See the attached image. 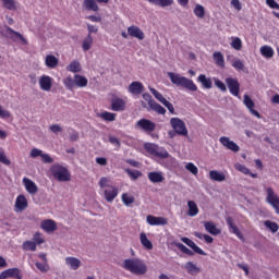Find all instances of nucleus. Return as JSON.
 I'll return each mask as SVG.
<instances>
[{"label": "nucleus", "instance_id": "nucleus-1", "mask_svg": "<svg viewBox=\"0 0 279 279\" xmlns=\"http://www.w3.org/2000/svg\"><path fill=\"white\" fill-rule=\"evenodd\" d=\"M122 267L135 276H144L148 271L147 265L140 258L125 259Z\"/></svg>", "mask_w": 279, "mask_h": 279}, {"label": "nucleus", "instance_id": "nucleus-2", "mask_svg": "<svg viewBox=\"0 0 279 279\" xmlns=\"http://www.w3.org/2000/svg\"><path fill=\"white\" fill-rule=\"evenodd\" d=\"M168 75L171 83L175 86L183 87L190 92H197L198 87L193 80L174 72H169Z\"/></svg>", "mask_w": 279, "mask_h": 279}, {"label": "nucleus", "instance_id": "nucleus-3", "mask_svg": "<svg viewBox=\"0 0 279 279\" xmlns=\"http://www.w3.org/2000/svg\"><path fill=\"white\" fill-rule=\"evenodd\" d=\"M50 173L54 180L59 182H69L71 181V174L68 168L60 166V163H53L50 168Z\"/></svg>", "mask_w": 279, "mask_h": 279}, {"label": "nucleus", "instance_id": "nucleus-4", "mask_svg": "<svg viewBox=\"0 0 279 279\" xmlns=\"http://www.w3.org/2000/svg\"><path fill=\"white\" fill-rule=\"evenodd\" d=\"M145 150L156 158L167 159L169 158V153L166 150V148L158 146L154 143H146L145 144Z\"/></svg>", "mask_w": 279, "mask_h": 279}, {"label": "nucleus", "instance_id": "nucleus-5", "mask_svg": "<svg viewBox=\"0 0 279 279\" xmlns=\"http://www.w3.org/2000/svg\"><path fill=\"white\" fill-rule=\"evenodd\" d=\"M170 124H171V128L174 131H177L178 135L189 137V130L185 125V122L182 119L178 117H173L170 120Z\"/></svg>", "mask_w": 279, "mask_h": 279}, {"label": "nucleus", "instance_id": "nucleus-6", "mask_svg": "<svg viewBox=\"0 0 279 279\" xmlns=\"http://www.w3.org/2000/svg\"><path fill=\"white\" fill-rule=\"evenodd\" d=\"M266 203L271 205L275 213L279 215V196L275 194L274 187H266Z\"/></svg>", "mask_w": 279, "mask_h": 279}, {"label": "nucleus", "instance_id": "nucleus-7", "mask_svg": "<svg viewBox=\"0 0 279 279\" xmlns=\"http://www.w3.org/2000/svg\"><path fill=\"white\" fill-rule=\"evenodd\" d=\"M4 33L7 37L10 38L12 41L21 40L22 45L24 46L28 45L27 39L20 32L14 31L8 25H4Z\"/></svg>", "mask_w": 279, "mask_h": 279}, {"label": "nucleus", "instance_id": "nucleus-8", "mask_svg": "<svg viewBox=\"0 0 279 279\" xmlns=\"http://www.w3.org/2000/svg\"><path fill=\"white\" fill-rule=\"evenodd\" d=\"M136 128L150 134L156 130V123L149 119L142 118L136 122Z\"/></svg>", "mask_w": 279, "mask_h": 279}, {"label": "nucleus", "instance_id": "nucleus-9", "mask_svg": "<svg viewBox=\"0 0 279 279\" xmlns=\"http://www.w3.org/2000/svg\"><path fill=\"white\" fill-rule=\"evenodd\" d=\"M149 90L151 92V94L155 96V98L160 101L166 108H168L170 113H174V107L173 105L167 100V98L163 97V95L158 92L156 88L154 87H149Z\"/></svg>", "mask_w": 279, "mask_h": 279}, {"label": "nucleus", "instance_id": "nucleus-10", "mask_svg": "<svg viewBox=\"0 0 279 279\" xmlns=\"http://www.w3.org/2000/svg\"><path fill=\"white\" fill-rule=\"evenodd\" d=\"M227 86L230 89V93L234 96V97H240V87L241 84L238 81V78L234 77H227L226 80Z\"/></svg>", "mask_w": 279, "mask_h": 279}, {"label": "nucleus", "instance_id": "nucleus-11", "mask_svg": "<svg viewBox=\"0 0 279 279\" xmlns=\"http://www.w3.org/2000/svg\"><path fill=\"white\" fill-rule=\"evenodd\" d=\"M98 3H109V0H84L83 7L86 11H93V12H98L99 7Z\"/></svg>", "mask_w": 279, "mask_h": 279}, {"label": "nucleus", "instance_id": "nucleus-12", "mask_svg": "<svg viewBox=\"0 0 279 279\" xmlns=\"http://www.w3.org/2000/svg\"><path fill=\"white\" fill-rule=\"evenodd\" d=\"M245 107L248 109L251 114H253L255 118L260 119V113L258 110L255 109V102L254 100L250 97V95L245 94L244 95V100H243Z\"/></svg>", "mask_w": 279, "mask_h": 279}, {"label": "nucleus", "instance_id": "nucleus-13", "mask_svg": "<svg viewBox=\"0 0 279 279\" xmlns=\"http://www.w3.org/2000/svg\"><path fill=\"white\" fill-rule=\"evenodd\" d=\"M8 278L22 279L23 277L20 269L10 268L0 274V279H8Z\"/></svg>", "mask_w": 279, "mask_h": 279}, {"label": "nucleus", "instance_id": "nucleus-14", "mask_svg": "<svg viewBox=\"0 0 279 279\" xmlns=\"http://www.w3.org/2000/svg\"><path fill=\"white\" fill-rule=\"evenodd\" d=\"M220 143L229 150L233 153L240 151V146L234 142L231 141L230 137L228 136H221L220 137Z\"/></svg>", "mask_w": 279, "mask_h": 279}, {"label": "nucleus", "instance_id": "nucleus-15", "mask_svg": "<svg viewBox=\"0 0 279 279\" xmlns=\"http://www.w3.org/2000/svg\"><path fill=\"white\" fill-rule=\"evenodd\" d=\"M147 223L149 226H167L168 218H162V216H147Z\"/></svg>", "mask_w": 279, "mask_h": 279}, {"label": "nucleus", "instance_id": "nucleus-16", "mask_svg": "<svg viewBox=\"0 0 279 279\" xmlns=\"http://www.w3.org/2000/svg\"><path fill=\"white\" fill-rule=\"evenodd\" d=\"M118 194L119 190L114 185H108V187L105 189V198L108 203H112Z\"/></svg>", "mask_w": 279, "mask_h": 279}, {"label": "nucleus", "instance_id": "nucleus-17", "mask_svg": "<svg viewBox=\"0 0 279 279\" xmlns=\"http://www.w3.org/2000/svg\"><path fill=\"white\" fill-rule=\"evenodd\" d=\"M128 34L131 37L136 38L138 40H144V38H145L144 32L136 25L129 26Z\"/></svg>", "mask_w": 279, "mask_h": 279}, {"label": "nucleus", "instance_id": "nucleus-18", "mask_svg": "<svg viewBox=\"0 0 279 279\" xmlns=\"http://www.w3.org/2000/svg\"><path fill=\"white\" fill-rule=\"evenodd\" d=\"M227 223L229 228L232 230V233H234L242 242H245V238L243 233H241L240 229L236 227L235 222L233 221V218L231 216H228Z\"/></svg>", "mask_w": 279, "mask_h": 279}, {"label": "nucleus", "instance_id": "nucleus-19", "mask_svg": "<svg viewBox=\"0 0 279 279\" xmlns=\"http://www.w3.org/2000/svg\"><path fill=\"white\" fill-rule=\"evenodd\" d=\"M144 92V85L142 82L138 81H134L130 84L129 86V93H131L132 95H141Z\"/></svg>", "mask_w": 279, "mask_h": 279}, {"label": "nucleus", "instance_id": "nucleus-20", "mask_svg": "<svg viewBox=\"0 0 279 279\" xmlns=\"http://www.w3.org/2000/svg\"><path fill=\"white\" fill-rule=\"evenodd\" d=\"M39 85L40 89L45 92H50L51 86H52V80L49 75H41L39 78Z\"/></svg>", "mask_w": 279, "mask_h": 279}, {"label": "nucleus", "instance_id": "nucleus-21", "mask_svg": "<svg viewBox=\"0 0 279 279\" xmlns=\"http://www.w3.org/2000/svg\"><path fill=\"white\" fill-rule=\"evenodd\" d=\"M111 109L116 112L124 111L125 109V101L122 98H112L111 100Z\"/></svg>", "mask_w": 279, "mask_h": 279}, {"label": "nucleus", "instance_id": "nucleus-22", "mask_svg": "<svg viewBox=\"0 0 279 279\" xmlns=\"http://www.w3.org/2000/svg\"><path fill=\"white\" fill-rule=\"evenodd\" d=\"M23 184L26 189V191L31 194L34 195L37 193L38 187L36 185V183H34V181H32V179H27V177H24L23 179Z\"/></svg>", "mask_w": 279, "mask_h": 279}, {"label": "nucleus", "instance_id": "nucleus-23", "mask_svg": "<svg viewBox=\"0 0 279 279\" xmlns=\"http://www.w3.org/2000/svg\"><path fill=\"white\" fill-rule=\"evenodd\" d=\"M204 227L208 233L215 236L221 234V229H218L217 225H215V222H211V220L204 222Z\"/></svg>", "mask_w": 279, "mask_h": 279}, {"label": "nucleus", "instance_id": "nucleus-24", "mask_svg": "<svg viewBox=\"0 0 279 279\" xmlns=\"http://www.w3.org/2000/svg\"><path fill=\"white\" fill-rule=\"evenodd\" d=\"M41 229L48 233L54 232L57 230V223L54 220H43Z\"/></svg>", "mask_w": 279, "mask_h": 279}, {"label": "nucleus", "instance_id": "nucleus-25", "mask_svg": "<svg viewBox=\"0 0 279 279\" xmlns=\"http://www.w3.org/2000/svg\"><path fill=\"white\" fill-rule=\"evenodd\" d=\"M182 242L185 243L187 246H190L195 253L202 255V256H206L207 254L199 248L192 240L187 239V238H183Z\"/></svg>", "mask_w": 279, "mask_h": 279}, {"label": "nucleus", "instance_id": "nucleus-26", "mask_svg": "<svg viewBox=\"0 0 279 279\" xmlns=\"http://www.w3.org/2000/svg\"><path fill=\"white\" fill-rule=\"evenodd\" d=\"M27 206H28L27 198H25V196H23V194H20L15 201V207L20 211H23L27 208Z\"/></svg>", "mask_w": 279, "mask_h": 279}, {"label": "nucleus", "instance_id": "nucleus-27", "mask_svg": "<svg viewBox=\"0 0 279 279\" xmlns=\"http://www.w3.org/2000/svg\"><path fill=\"white\" fill-rule=\"evenodd\" d=\"M259 52H262V57L266 59H271L274 58L275 50L271 46L264 45L262 48H259Z\"/></svg>", "mask_w": 279, "mask_h": 279}, {"label": "nucleus", "instance_id": "nucleus-28", "mask_svg": "<svg viewBox=\"0 0 279 279\" xmlns=\"http://www.w3.org/2000/svg\"><path fill=\"white\" fill-rule=\"evenodd\" d=\"M58 63H59V59L56 56H53V54L46 56L45 64L47 68L56 69Z\"/></svg>", "mask_w": 279, "mask_h": 279}, {"label": "nucleus", "instance_id": "nucleus-29", "mask_svg": "<svg viewBox=\"0 0 279 279\" xmlns=\"http://www.w3.org/2000/svg\"><path fill=\"white\" fill-rule=\"evenodd\" d=\"M209 178L215 182H223L226 181L225 172H218V170H210Z\"/></svg>", "mask_w": 279, "mask_h": 279}, {"label": "nucleus", "instance_id": "nucleus-30", "mask_svg": "<svg viewBox=\"0 0 279 279\" xmlns=\"http://www.w3.org/2000/svg\"><path fill=\"white\" fill-rule=\"evenodd\" d=\"M148 179L151 183H161L165 181L162 172H148Z\"/></svg>", "mask_w": 279, "mask_h": 279}, {"label": "nucleus", "instance_id": "nucleus-31", "mask_svg": "<svg viewBox=\"0 0 279 279\" xmlns=\"http://www.w3.org/2000/svg\"><path fill=\"white\" fill-rule=\"evenodd\" d=\"M197 82L203 85L204 88L206 89H211L213 87V82L209 77H207L205 74H199L197 77Z\"/></svg>", "mask_w": 279, "mask_h": 279}, {"label": "nucleus", "instance_id": "nucleus-32", "mask_svg": "<svg viewBox=\"0 0 279 279\" xmlns=\"http://www.w3.org/2000/svg\"><path fill=\"white\" fill-rule=\"evenodd\" d=\"M150 4L160 7V8H167L174 4V0H147Z\"/></svg>", "mask_w": 279, "mask_h": 279}, {"label": "nucleus", "instance_id": "nucleus-33", "mask_svg": "<svg viewBox=\"0 0 279 279\" xmlns=\"http://www.w3.org/2000/svg\"><path fill=\"white\" fill-rule=\"evenodd\" d=\"M74 83H75V86L84 88L88 85V80L83 75L75 74L74 75Z\"/></svg>", "mask_w": 279, "mask_h": 279}, {"label": "nucleus", "instance_id": "nucleus-34", "mask_svg": "<svg viewBox=\"0 0 279 279\" xmlns=\"http://www.w3.org/2000/svg\"><path fill=\"white\" fill-rule=\"evenodd\" d=\"M187 206H189L187 215L190 217H196L199 213V209H198L195 201H189Z\"/></svg>", "mask_w": 279, "mask_h": 279}, {"label": "nucleus", "instance_id": "nucleus-35", "mask_svg": "<svg viewBox=\"0 0 279 279\" xmlns=\"http://www.w3.org/2000/svg\"><path fill=\"white\" fill-rule=\"evenodd\" d=\"M93 43H94V39H93V36L90 34H88L84 40H83V44H82V49L84 52H87L92 49V46H93Z\"/></svg>", "mask_w": 279, "mask_h": 279}, {"label": "nucleus", "instance_id": "nucleus-36", "mask_svg": "<svg viewBox=\"0 0 279 279\" xmlns=\"http://www.w3.org/2000/svg\"><path fill=\"white\" fill-rule=\"evenodd\" d=\"M213 57L218 66L220 68L226 66L225 56L221 53V51H215Z\"/></svg>", "mask_w": 279, "mask_h": 279}, {"label": "nucleus", "instance_id": "nucleus-37", "mask_svg": "<svg viewBox=\"0 0 279 279\" xmlns=\"http://www.w3.org/2000/svg\"><path fill=\"white\" fill-rule=\"evenodd\" d=\"M66 70L72 73H80L82 71V66L80 61L73 60L68 66Z\"/></svg>", "mask_w": 279, "mask_h": 279}, {"label": "nucleus", "instance_id": "nucleus-38", "mask_svg": "<svg viewBox=\"0 0 279 279\" xmlns=\"http://www.w3.org/2000/svg\"><path fill=\"white\" fill-rule=\"evenodd\" d=\"M98 117L107 122H113L116 121L117 113H113L110 111H104V112H100Z\"/></svg>", "mask_w": 279, "mask_h": 279}, {"label": "nucleus", "instance_id": "nucleus-39", "mask_svg": "<svg viewBox=\"0 0 279 279\" xmlns=\"http://www.w3.org/2000/svg\"><path fill=\"white\" fill-rule=\"evenodd\" d=\"M1 2L3 8L9 11H16L17 9V3L15 0H1Z\"/></svg>", "mask_w": 279, "mask_h": 279}, {"label": "nucleus", "instance_id": "nucleus-40", "mask_svg": "<svg viewBox=\"0 0 279 279\" xmlns=\"http://www.w3.org/2000/svg\"><path fill=\"white\" fill-rule=\"evenodd\" d=\"M140 239H141L142 245H143L146 250L150 251V250L154 248V245H153V243L147 239L146 233H141Z\"/></svg>", "mask_w": 279, "mask_h": 279}, {"label": "nucleus", "instance_id": "nucleus-41", "mask_svg": "<svg viewBox=\"0 0 279 279\" xmlns=\"http://www.w3.org/2000/svg\"><path fill=\"white\" fill-rule=\"evenodd\" d=\"M149 108L157 112L158 114H166L167 110L165 109V107H162L160 104H158L157 101L151 102V105L149 106Z\"/></svg>", "mask_w": 279, "mask_h": 279}, {"label": "nucleus", "instance_id": "nucleus-42", "mask_svg": "<svg viewBox=\"0 0 279 279\" xmlns=\"http://www.w3.org/2000/svg\"><path fill=\"white\" fill-rule=\"evenodd\" d=\"M63 84L69 90H73L75 87V78H73L71 75L63 78Z\"/></svg>", "mask_w": 279, "mask_h": 279}, {"label": "nucleus", "instance_id": "nucleus-43", "mask_svg": "<svg viewBox=\"0 0 279 279\" xmlns=\"http://www.w3.org/2000/svg\"><path fill=\"white\" fill-rule=\"evenodd\" d=\"M66 264L71 266L73 270H77L81 266V262L77 258L69 257L65 259Z\"/></svg>", "mask_w": 279, "mask_h": 279}, {"label": "nucleus", "instance_id": "nucleus-44", "mask_svg": "<svg viewBox=\"0 0 279 279\" xmlns=\"http://www.w3.org/2000/svg\"><path fill=\"white\" fill-rule=\"evenodd\" d=\"M264 226L270 229V232L276 233L279 230L278 222H272L271 220H264Z\"/></svg>", "mask_w": 279, "mask_h": 279}, {"label": "nucleus", "instance_id": "nucleus-45", "mask_svg": "<svg viewBox=\"0 0 279 279\" xmlns=\"http://www.w3.org/2000/svg\"><path fill=\"white\" fill-rule=\"evenodd\" d=\"M231 47L236 50L241 51L243 48V43L240 37H232Z\"/></svg>", "mask_w": 279, "mask_h": 279}, {"label": "nucleus", "instance_id": "nucleus-46", "mask_svg": "<svg viewBox=\"0 0 279 279\" xmlns=\"http://www.w3.org/2000/svg\"><path fill=\"white\" fill-rule=\"evenodd\" d=\"M185 268L187 270V272L192 276L199 274L201 269L198 267H196L192 262H189L185 265Z\"/></svg>", "mask_w": 279, "mask_h": 279}, {"label": "nucleus", "instance_id": "nucleus-47", "mask_svg": "<svg viewBox=\"0 0 279 279\" xmlns=\"http://www.w3.org/2000/svg\"><path fill=\"white\" fill-rule=\"evenodd\" d=\"M22 248L26 252H35L37 250V245L35 242L26 241L23 243Z\"/></svg>", "mask_w": 279, "mask_h": 279}, {"label": "nucleus", "instance_id": "nucleus-48", "mask_svg": "<svg viewBox=\"0 0 279 279\" xmlns=\"http://www.w3.org/2000/svg\"><path fill=\"white\" fill-rule=\"evenodd\" d=\"M122 202L125 206H131L132 204H134L135 198L131 194L124 193L122 194Z\"/></svg>", "mask_w": 279, "mask_h": 279}, {"label": "nucleus", "instance_id": "nucleus-49", "mask_svg": "<svg viewBox=\"0 0 279 279\" xmlns=\"http://www.w3.org/2000/svg\"><path fill=\"white\" fill-rule=\"evenodd\" d=\"M195 236L199 240L204 239L208 244H211L214 242V239L211 238V235H208L207 233H199L198 231H196Z\"/></svg>", "mask_w": 279, "mask_h": 279}, {"label": "nucleus", "instance_id": "nucleus-50", "mask_svg": "<svg viewBox=\"0 0 279 279\" xmlns=\"http://www.w3.org/2000/svg\"><path fill=\"white\" fill-rule=\"evenodd\" d=\"M194 14L198 19H204L205 17V8L202 4H196V7L194 9Z\"/></svg>", "mask_w": 279, "mask_h": 279}, {"label": "nucleus", "instance_id": "nucleus-51", "mask_svg": "<svg viewBox=\"0 0 279 279\" xmlns=\"http://www.w3.org/2000/svg\"><path fill=\"white\" fill-rule=\"evenodd\" d=\"M35 266L37 267V269L43 272V274H46L49 271L50 267L48 265L47 262H44V263H36Z\"/></svg>", "mask_w": 279, "mask_h": 279}, {"label": "nucleus", "instance_id": "nucleus-52", "mask_svg": "<svg viewBox=\"0 0 279 279\" xmlns=\"http://www.w3.org/2000/svg\"><path fill=\"white\" fill-rule=\"evenodd\" d=\"M126 173L134 181L143 175L141 170H126Z\"/></svg>", "mask_w": 279, "mask_h": 279}, {"label": "nucleus", "instance_id": "nucleus-53", "mask_svg": "<svg viewBox=\"0 0 279 279\" xmlns=\"http://www.w3.org/2000/svg\"><path fill=\"white\" fill-rule=\"evenodd\" d=\"M232 66L238 71H243L245 68L244 62L241 59H234L232 61Z\"/></svg>", "mask_w": 279, "mask_h": 279}, {"label": "nucleus", "instance_id": "nucleus-54", "mask_svg": "<svg viewBox=\"0 0 279 279\" xmlns=\"http://www.w3.org/2000/svg\"><path fill=\"white\" fill-rule=\"evenodd\" d=\"M109 182H110V179H108V177H101L99 181V186L106 190L108 189V186H111L109 185Z\"/></svg>", "mask_w": 279, "mask_h": 279}, {"label": "nucleus", "instance_id": "nucleus-55", "mask_svg": "<svg viewBox=\"0 0 279 279\" xmlns=\"http://www.w3.org/2000/svg\"><path fill=\"white\" fill-rule=\"evenodd\" d=\"M11 112L0 105V119H10Z\"/></svg>", "mask_w": 279, "mask_h": 279}, {"label": "nucleus", "instance_id": "nucleus-56", "mask_svg": "<svg viewBox=\"0 0 279 279\" xmlns=\"http://www.w3.org/2000/svg\"><path fill=\"white\" fill-rule=\"evenodd\" d=\"M185 169L194 175L198 174V168H197V166H194L193 163H189L187 166H185Z\"/></svg>", "mask_w": 279, "mask_h": 279}, {"label": "nucleus", "instance_id": "nucleus-57", "mask_svg": "<svg viewBox=\"0 0 279 279\" xmlns=\"http://www.w3.org/2000/svg\"><path fill=\"white\" fill-rule=\"evenodd\" d=\"M178 248L181 250L184 254L189 255V256H193L194 253L189 250L186 246H184L183 244L179 243L178 245Z\"/></svg>", "mask_w": 279, "mask_h": 279}, {"label": "nucleus", "instance_id": "nucleus-58", "mask_svg": "<svg viewBox=\"0 0 279 279\" xmlns=\"http://www.w3.org/2000/svg\"><path fill=\"white\" fill-rule=\"evenodd\" d=\"M215 84H216V86L221 90V92H227V86H226V84L221 81V80H219V78H217V80H215Z\"/></svg>", "mask_w": 279, "mask_h": 279}, {"label": "nucleus", "instance_id": "nucleus-59", "mask_svg": "<svg viewBox=\"0 0 279 279\" xmlns=\"http://www.w3.org/2000/svg\"><path fill=\"white\" fill-rule=\"evenodd\" d=\"M78 138H80L78 132L74 129H71V132H70L71 142H76Z\"/></svg>", "mask_w": 279, "mask_h": 279}, {"label": "nucleus", "instance_id": "nucleus-60", "mask_svg": "<svg viewBox=\"0 0 279 279\" xmlns=\"http://www.w3.org/2000/svg\"><path fill=\"white\" fill-rule=\"evenodd\" d=\"M266 5L270 9L279 10V3L276 0H266Z\"/></svg>", "mask_w": 279, "mask_h": 279}, {"label": "nucleus", "instance_id": "nucleus-61", "mask_svg": "<svg viewBox=\"0 0 279 279\" xmlns=\"http://www.w3.org/2000/svg\"><path fill=\"white\" fill-rule=\"evenodd\" d=\"M0 162L5 165V166H10L11 161L9 158H7V155H4V153H0Z\"/></svg>", "mask_w": 279, "mask_h": 279}, {"label": "nucleus", "instance_id": "nucleus-62", "mask_svg": "<svg viewBox=\"0 0 279 279\" xmlns=\"http://www.w3.org/2000/svg\"><path fill=\"white\" fill-rule=\"evenodd\" d=\"M40 157H41L44 163H52L53 162V159H52V157H50V155L43 153Z\"/></svg>", "mask_w": 279, "mask_h": 279}, {"label": "nucleus", "instance_id": "nucleus-63", "mask_svg": "<svg viewBox=\"0 0 279 279\" xmlns=\"http://www.w3.org/2000/svg\"><path fill=\"white\" fill-rule=\"evenodd\" d=\"M236 169L244 173L245 175H248L250 174V168H246V166H242L241 163L239 166H236Z\"/></svg>", "mask_w": 279, "mask_h": 279}, {"label": "nucleus", "instance_id": "nucleus-64", "mask_svg": "<svg viewBox=\"0 0 279 279\" xmlns=\"http://www.w3.org/2000/svg\"><path fill=\"white\" fill-rule=\"evenodd\" d=\"M45 241L44 239L41 238L40 233H35L34 235V243H36V245H40L43 244Z\"/></svg>", "mask_w": 279, "mask_h": 279}]
</instances>
